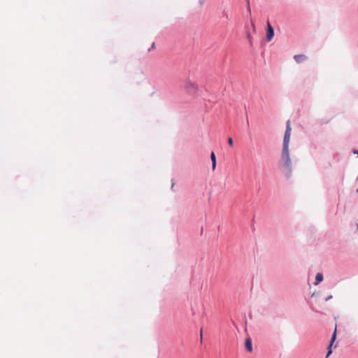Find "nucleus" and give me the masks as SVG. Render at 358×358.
I'll use <instances>...</instances> for the list:
<instances>
[{"label":"nucleus","instance_id":"obj_1","mask_svg":"<svg viewBox=\"0 0 358 358\" xmlns=\"http://www.w3.org/2000/svg\"><path fill=\"white\" fill-rule=\"evenodd\" d=\"M291 131H292V127H291V124H290V121L288 120L287 122V127H286V131H285V136H284L283 148H289Z\"/></svg>","mask_w":358,"mask_h":358},{"label":"nucleus","instance_id":"obj_2","mask_svg":"<svg viewBox=\"0 0 358 358\" xmlns=\"http://www.w3.org/2000/svg\"><path fill=\"white\" fill-rule=\"evenodd\" d=\"M282 158L285 162V165L287 168H290L292 165L291 159L289 154V148H283L282 152Z\"/></svg>","mask_w":358,"mask_h":358},{"label":"nucleus","instance_id":"obj_3","mask_svg":"<svg viewBox=\"0 0 358 358\" xmlns=\"http://www.w3.org/2000/svg\"><path fill=\"white\" fill-rule=\"evenodd\" d=\"M274 36V30L269 22H267L266 38L268 41H271Z\"/></svg>","mask_w":358,"mask_h":358},{"label":"nucleus","instance_id":"obj_4","mask_svg":"<svg viewBox=\"0 0 358 358\" xmlns=\"http://www.w3.org/2000/svg\"><path fill=\"white\" fill-rule=\"evenodd\" d=\"M336 327L335 328L334 332L333 334V336H332V338H331V342H330V344H329V350H328V353L327 355V357H329L331 354V352H332L331 346H332L333 343L336 340Z\"/></svg>","mask_w":358,"mask_h":358},{"label":"nucleus","instance_id":"obj_5","mask_svg":"<svg viewBox=\"0 0 358 358\" xmlns=\"http://www.w3.org/2000/svg\"><path fill=\"white\" fill-rule=\"evenodd\" d=\"M294 59L297 63H301L306 60L307 57L305 55H294Z\"/></svg>","mask_w":358,"mask_h":358},{"label":"nucleus","instance_id":"obj_6","mask_svg":"<svg viewBox=\"0 0 358 358\" xmlns=\"http://www.w3.org/2000/svg\"><path fill=\"white\" fill-rule=\"evenodd\" d=\"M245 348L246 349L251 352L252 351V341L250 338H247L245 341Z\"/></svg>","mask_w":358,"mask_h":358},{"label":"nucleus","instance_id":"obj_7","mask_svg":"<svg viewBox=\"0 0 358 358\" xmlns=\"http://www.w3.org/2000/svg\"><path fill=\"white\" fill-rule=\"evenodd\" d=\"M210 159L212 161V169L214 171L216 167V157L213 152H212L210 154Z\"/></svg>","mask_w":358,"mask_h":358},{"label":"nucleus","instance_id":"obj_8","mask_svg":"<svg viewBox=\"0 0 358 358\" xmlns=\"http://www.w3.org/2000/svg\"><path fill=\"white\" fill-rule=\"evenodd\" d=\"M323 280V275L322 273H317L316 276H315V285H317L320 282H321Z\"/></svg>","mask_w":358,"mask_h":358},{"label":"nucleus","instance_id":"obj_9","mask_svg":"<svg viewBox=\"0 0 358 358\" xmlns=\"http://www.w3.org/2000/svg\"><path fill=\"white\" fill-rule=\"evenodd\" d=\"M187 89H189V88H192V89H194L195 87H194V85L192 83H187Z\"/></svg>","mask_w":358,"mask_h":358},{"label":"nucleus","instance_id":"obj_10","mask_svg":"<svg viewBox=\"0 0 358 358\" xmlns=\"http://www.w3.org/2000/svg\"><path fill=\"white\" fill-rule=\"evenodd\" d=\"M228 143L231 147L234 145V141L231 137L228 138Z\"/></svg>","mask_w":358,"mask_h":358},{"label":"nucleus","instance_id":"obj_11","mask_svg":"<svg viewBox=\"0 0 358 358\" xmlns=\"http://www.w3.org/2000/svg\"><path fill=\"white\" fill-rule=\"evenodd\" d=\"M247 1V8H248V10L249 12H250V0H246Z\"/></svg>","mask_w":358,"mask_h":358},{"label":"nucleus","instance_id":"obj_12","mask_svg":"<svg viewBox=\"0 0 358 358\" xmlns=\"http://www.w3.org/2000/svg\"><path fill=\"white\" fill-rule=\"evenodd\" d=\"M206 0H199V2L201 5L203 4Z\"/></svg>","mask_w":358,"mask_h":358},{"label":"nucleus","instance_id":"obj_13","mask_svg":"<svg viewBox=\"0 0 358 358\" xmlns=\"http://www.w3.org/2000/svg\"><path fill=\"white\" fill-rule=\"evenodd\" d=\"M155 43H152L151 48L153 49V48H155Z\"/></svg>","mask_w":358,"mask_h":358},{"label":"nucleus","instance_id":"obj_14","mask_svg":"<svg viewBox=\"0 0 358 358\" xmlns=\"http://www.w3.org/2000/svg\"><path fill=\"white\" fill-rule=\"evenodd\" d=\"M332 296H329L328 298L326 299V301H328L329 299H330Z\"/></svg>","mask_w":358,"mask_h":358},{"label":"nucleus","instance_id":"obj_15","mask_svg":"<svg viewBox=\"0 0 358 358\" xmlns=\"http://www.w3.org/2000/svg\"><path fill=\"white\" fill-rule=\"evenodd\" d=\"M200 335H201V338H202V330L201 331Z\"/></svg>","mask_w":358,"mask_h":358},{"label":"nucleus","instance_id":"obj_16","mask_svg":"<svg viewBox=\"0 0 358 358\" xmlns=\"http://www.w3.org/2000/svg\"><path fill=\"white\" fill-rule=\"evenodd\" d=\"M357 228H358V224H357Z\"/></svg>","mask_w":358,"mask_h":358}]
</instances>
